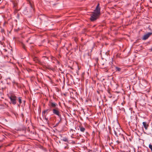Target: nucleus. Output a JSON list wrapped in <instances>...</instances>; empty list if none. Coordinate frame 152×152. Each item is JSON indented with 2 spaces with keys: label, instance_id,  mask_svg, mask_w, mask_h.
<instances>
[{
  "label": "nucleus",
  "instance_id": "obj_27",
  "mask_svg": "<svg viewBox=\"0 0 152 152\" xmlns=\"http://www.w3.org/2000/svg\"><path fill=\"white\" fill-rule=\"evenodd\" d=\"M65 148H67V147H66H66H65Z\"/></svg>",
  "mask_w": 152,
  "mask_h": 152
},
{
  "label": "nucleus",
  "instance_id": "obj_17",
  "mask_svg": "<svg viewBox=\"0 0 152 152\" xmlns=\"http://www.w3.org/2000/svg\"><path fill=\"white\" fill-rule=\"evenodd\" d=\"M21 46L23 49H24L25 50H26V47L25 45L23 43H22Z\"/></svg>",
  "mask_w": 152,
  "mask_h": 152
},
{
  "label": "nucleus",
  "instance_id": "obj_12",
  "mask_svg": "<svg viewBox=\"0 0 152 152\" xmlns=\"http://www.w3.org/2000/svg\"><path fill=\"white\" fill-rule=\"evenodd\" d=\"M61 140L67 142L68 143L69 141V140H68V138L66 137H63V139Z\"/></svg>",
  "mask_w": 152,
  "mask_h": 152
},
{
  "label": "nucleus",
  "instance_id": "obj_5",
  "mask_svg": "<svg viewBox=\"0 0 152 152\" xmlns=\"http://www.w3.org/2000/svg\"><path fill=\"white\" fill-rule=\"evenodd\" d=\"M152 34V32H148L146 34H145L142 38V40H145Z\"/></svg>",
  "mask_w": 152,
  "mask_h": 152
},
{
  "label": "nucleus",
  "instance_id": "obj_8",
  "mask_svg": "<svg viewBox=\"0 0 152 152\" xmlns=\"http://www.w3.org/2000/svg\"><path fill=\"white\" fill-rule=\"evenodd\" d=\"M142 124L144 128L146 130H147L149 126V124H147V122H143L142 123Z\"/></svg>",
  "mask_w": 152,
  "mask_h": 152
},
{
  "label": "nucleus",
  "instance_id": "obj_20",
  "mask_svg": "<svg viewBox=\"0 0 152 152\" xmlns=\"http://www.w3.org/2000/svg\"><path fill=\"white\" fill-rule=\"evenodd\" d=\"M60 123H59V122H58L57 123V124H56V125H55V127H56V126H57L58 125V124H60Z\"/></svg>",
  "mask_w": 152,
  "mask_h": 152
},
{
  "label": "nucleus",
  "instance_id": "obj_18",
  "mask_svg": "<svg viewBox=\"0 0 152 152\" xmlns=\"http://www.w3.org/2000/svg\"><path fill=\"white\" fill-rule=\"evenodd\" d=\"M149 147L151 149V151L152 152V145L151 144H150L149 145Z\"/></svg>",
  "mask_w": 152,
  "mask_h": 152
},
{
  "label": "nucleus",
  "instance_id": "obj_7",
  "mask_svg": "<svg viewBox=\"0 0 152 152\" xmlns=\"http://www.w3.org/2000/svg\"><path fill=\"white\" fill-rule=\"evenodd\" d=\"M39 19L45 21L47 20V18L44 15H41L39 17Z\"/></svg>",
  "mask_w": 152,
  "mask_h": 152
},
{
  "label": "nucleus",
  "instance_id": "obj_28",
  "mask_svg": "<svg viewBox=\"0 0 152 152\" xmlns=\"http://www.w3.org/2000/svg\"><path fill=\"white\" fill-rule=\"evenodd\" d=\"M1 0H0V1H1Z\"/></svg>",
  "mask_w": 152,
  "mask_h": 152
},
{
  "label": "nucleus",
  "instance_id": "obj_6",
  "mask_svg": "<svg viewBox=\"0 0 152 152\" xmlns=\"http://www.w3.org/2000/svg\"><path fill=\"white\" fill-rule=\"evenodd\" d=\"M51 109L50 108L46 109V110H45L44 111H42V115H47L48 113L50 112L51 110Z\"/></svg>",
  "mask_w": 152,
  "mask_h": 152
},
{
  "label": "nucleus",
  "instance_id": "obj_1",
  "mask_svg": "<svg viewBox=\"0 0 152 152\" xmlns=\"http://www.w3.org/2000/svg\"><path fill=\"white\" fill-rule=\"evenodd\" d=\"M48 105L50 108L52 109V110L53 114L58 116L61 115L60 110L57 107L58 105L56 103L50 101Z\"/></svg>",
  "mask_w": 152,
  "mask_h": 152
},
{
  "label": "nucleus",
  "instance_id": "obj_3",
  "mask_svg": "<svg viewBox=\"0 0 152 152\" xmlns=\"http://www.w3.org/2000/svg\"><path fill=\"white\" fill-rule=\"evenodd\" d=\"M9 98L10 99V103L13 105H15L17 103V97L15 95L13 94H8Z\"/></svg>",
  "mask_w": 152,
  "mask_h": 152
},
{
  "label": "nucleus",
  "instance_id": "obj_24",
  "mask_svg": "<svg viewBox=\"0 0 152 152\" xmlns=\"http://www.w3.org/2000/svg\"><path fill=\"white\" fill-rule=\"evenodd\" d=\"M119 144L121 142L119 140H117L116 141Z\"/></svg>",
  "mask_w": 152,
  "mask_h": 152
},
{
  "label": "nucleus",
  "instance_id": "obj_19",
  "mask_svg": "<svg viewBox=\"0 0 152 152\" xmlns=\"http://www.w3.org/2000/svg\"><path fill=\"white\" fill-rule=\"evenodd\" d=\"M27 11H26V10H24L23 11V13L25 15H26L27 14Z\"/></svg>",
  "mask_w": 152,
  "mask_h": 152
},
{
  "label": "nucleus",
  "instance_id": "obj_13",
  "mask_svg": "<svg viewBox=\"0 0 152 152\" xmlns=\"http://www.w3.org/2000/svg\"><path fill=\"white\" fill-rule=\"evenodd\" d=\"M58 116V117L59 118V120L58 121L59 123H61L62 122V118L61 115H59V116Z\"/></svg>",
  "mask_w": 152,
  "mask_h": 152
},
{
  "label": "nucleus",
  "instance_id": "obj_21",
  "mask_svg": "<svg viewBox=\"0 0 152 152\" xmlns=\"http://www.w3.org/2000/svg\"><path fill=\"white\" fill-rule=\"evenodd\" d=\"M108 128L109 129V131H110V133L111 132V127L109 126H108Z\"/></svg>",
  "mask_w": 152,
  "mask_h": 152
},
{
  "label": "nucleus",
  "instance_id": "obj_25",
  "mask_svg": "<svg viewBox=\"0 0 152 152\" xmlns=\"http://www.w3.org/2000/svg\"><path fill=\"white\" fill-rule=\"evenodd\" d=\"M29 3H30V6H31V8H32V5H31V3L30 2H29Z\"/></svg>",
  "mask_w": 152,
  "mask_h": 152
},
{
  "label": "nucleus",
  "instance_id": "obj_11",
  "mask_svg": "<svg viewBox=\"0 0 152 152\" xmlns=\"http://www.w3.org/2000/svg\"><path fill=\"white\" fill-rule=\"evenodd\" d=\"M18 100L19 102V104H18V107H20V104L22 103V100H21V97H19L18 98Z\"/></svg>",
  "mask_w": 152,
  "mask_h": 152
},
{
  "label": "nucleus",
  "instance_id": "obj_2",
  "mask_svg": "<svg viewBox=\"0 0 152 152\" xmlns=\"http://www.w3.org/2000/svg\"><path fill=\"white\" fill-rule=\"evenodd\" d=\"M100 15V7L99 4L98 3L94 12L91 14L90 20L91 21L96 20Z\"/></svg>",
  "mask_w": 152,
  "mask_h": 152
},
{
  "label": "nucleus",
  "instance_id": "obj_10",
  "mask_svg": "<svg viewBox=\"0 0 152 152\" xmlns=\"http://www.w3.org/2000/svg\"><path fill=\"white\" fill-rule=\"evenodd\" d=\"M68 143L71 144L72 145L75 144H76L75 141L74 140H69L68 142Z\"/></svg>",
  "mask_w": 152,
  "mask_h": 152
},
{
  "label": "nucleus",
  "instance_id": "obj_4",
  "mask_svg": "<svg viewBox=\"0 0 152 152\" xmlns=\"http://www.w3.org/2000/svg\"><path fill=\"white\" fill-rule=\"evenodd\" d=\"M113 128L115 134L117 137L119 134H120L119 129H121L119 124L118 123L115 124H113Z\"/></svg>",
  "mask_w": 152,
  "mask_h": 152
},
{
  "label": "nucleus",
  "instance_id": "obj_22",
  "mask_svg": "<svg viewBox=\"0 0 152 152\" xmlns=\"http://www.w3.org/2000/svg\"><path fill=\"white\" fill-rule=\"evenodd\" d=\"M73 136H74V134H72V135L71 136V137L72 138L74 139V137H73Z\"/></svg>",
  "mask_w": 152,
  "mask_h": 152
},
{
  "label": "nucleus",
  "instance_id": "obj_9",
  "mask_svg": "<svg viewBox=\"0 0 152 152\" xmlns=\"http://www.w3.org/2000/svg\"><path fill=\"white\" fill-rule=\"evenodd\" d=\"M79 128L80 129V130L82 132H84L86 130L82 126L80 125L79 126Z\"/></svg>",
  "mask_w": 152,
  "mask_h": 152
},
{
  "label": "nucleus",
  "instance_id": "obj_15",
  "mask_svg": "<svg viewBox=\"0 0 152 152\" xmlns=\"http://www.w3.org/2000/svg\"><path fill=\"white\" fill-rule=\"evenodd\" d=\"M116 71H120L121 70V68L117 67H115Z\"/></svg>",
  "mask_w": 152,
  "mask_h": 152
},
{
  "label": "nucleus",
  "instance_id": "obj_26",
  "mask_svg": "<svg viewBox=\"0 0 152 152\" xmlns=\"http://www.w3.org/2000/svg\"><path fill=\"white\" fill-rule=\"evenodd\" d=\"M73 130L72 129H71L70 130V132H71V131L73 132Z\"/></svg>",
  "mask_w": 152,
  "mask_h": 152
},
{
  "label": "nucleus",
  "instance_id": "obj_23",
  "mask_svg": "<svg viewBox=\"0 0 152 152\" xmlns=\"http://www.w3.org/2000/svg\"><path fill=\"white\" fill-rule=\"evenodd\" d=\"M121 135V136L123 138V139L124 140H125V138H124V135L123 134H122Z\"/></svg>",
  "mask_w": 152,
  "mask_h": 152
},
{
  "label": "nucleus",
  "instance_id": "obj_16",
  "mask_svg": "<svg viewBox=\"0 0 152 152\" xmlns=\"http://www.w3.org/2000/svg\"><path fill=\"white\" fill-rule=\"evenodd\" d=\"M44 117V118L47 121H48V118H46V115H42Z\"/></svg>",
  "mask_w": 152,
  "mask_h": 152
},
{
  "label": "nucleus",
  "instance_id": "obj_14",
  "mask_svg": "<svg viewBox=\"0 0 152 152\" xmlns=\"http://www.w3.org/2000/svg\"><path fill=\"white\" fill-rule=\"evenodd\" d=\"M34 61L36 63H39V61L37 57H35L34 58Z\"/></svg>",
  "mask_w": 152,
  "mask_h": 152
}]
</instances>
